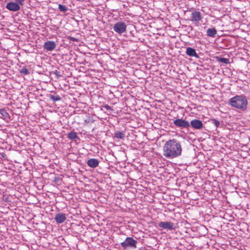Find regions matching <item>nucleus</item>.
<instances>
[{"instance_id": "nucleus-1", "label": "nucleus", "mask_w": 250, "mask_h": 250, "mask_svg": "<svg viewBox=\"0 0 250 250\" xmlns=\"http://www.w3.org/2000/svg\"><path fill=\"white\" fill-rule=\"evenodd\" d=\"M182 147L181 142L175 139L166 142L163 147V155L169 159H173L181 155Z\"/></svg>"}, {"instance_id": "nucleus-2", "label": "nucleus", "mask_w": 250, "mask_h": 250, "mask_svg": "<svg viewBox=\"0 0 250 250\" xmlns=\"http://www.w3.org/2000/svg\"><path fill=\"white\" fill-rule=\"evenodd\" d=\"M228 103L231 106L244 111L247 108L248 100L246 96L243 95H236L230 98Z\"/></svg>"}, {"instance_id": "nucleus-3", "label": "nucleus", "mask_w": 250, "mask_h": 250, "mask_svg": "<svg viewBox=\"0 0 250 250\" xmlns=\"http://www.w3.org/2000/svg\"><path fill=\"white\" fill-rule=\"evenodd\" d=\"M137 240L134 239L132 237H127L125 240L121 243V247L124 249L128 248L135 249L137 248Z\"/></svg>"}, {"instance_id": "nucleus-4", "label": "nucleus", "mask_w": 250, "mask_h": 250, "mask_svg": "<svg viewBox=\"0 0 250 250\" xmlns=\"http://www.w3.org/2000/svg\"><path fill=\"white\" fill-rule=\"evenodd\" d=\"M173 124L177 127L181 129H188L190 127L189 122L185 119H183L182 118L175 119L173 121Z\"/></svg>"}, {"instance_id": "nucleus-5", "label": "nucleus", "mask_w": 250, "mask_h": 250, "mask_svg": "<svg viewBox=\"0 0 250 250\" xmlns=\"http://www.w3.org/2000/svg\"><path fill=\"white\" fill-rule=\"evenodd\" d=\"M113 28L116 33L121 34L126 31V25L123 22L119 21L114 25Z\"/></svg>"}, {"instance_id": "nucleus-6", "label": "nucleus", "mask_w": 250, "mask_h": 250, "mask_svg": "<svg viewBox=\"0 0 250 250\" xmlns=\"http://www.w3.org/2000/svg\"><path fill=\"white\" fill-rule=\"evenodd\" d=\"M158 226L159 228L162 229H167L169 230H175L176 227L174 223L171 222H160L158 223Z\"/></svg>"}, {"instance_id": "nucleus-7", "label": "nucleus", "mask_w": 250, "mask_h": 250, "mask_svg": "<svg viewBox=\"0 0 250 250\" xmlns=\"http://www.w3.org/2000/svg\"><path fill=\"white\" fill-rule=\"evenodd\" d=\"M190 124V126H191L192 128L195 129L201 130L203 127V124L202 122L198 119L192 120Z\"/></svg>"}, {"instance_id": "nucleus-8", "label": "nucleus", "mask_w": 250, "mask_h": 250, "mask_svg": "<svg viewBox=\"0 0 250 250\" xmlns=\"http://www.w3.org/2000/svg\"><path fill=\"white\" fill-rule=\"evenodd\" d=\"M202 19V14L199 11H194L192 12L190 20L195 22H198Z\"/></svg>"}, {"instance_id": "nucleus-9", "label": "nucleus", "mask_w": 250, "mask_h": 250, "mask_svg": "<svg viewBox=\"0 0 250 250\" xmlns=\"http://www.w3.org/2000/svg\"><path fill=\"white\" fill-rule=\"evenodd\" d=\"M56 46V43L53 41H47L43 44V48L47 50L51 51L53 50Z\"/></svg>"}, {"instance_id": "nucleus-10", "label": "nucleus", "mask_w": 250, "mask_h": 250, "mask_svg": "<svg viewBox=\"0 0 250 250\" xmlns=\"http://www.w3.org/2000/svg\"><path fill=\"white\" fill-rule=\"evenodd\" d=\"M6 8L11 11H17L20 9V6L17 3L11 2L7 3Z\"/></svg>"}, {"instance_id": "nucleus-11", "label": "nucleus", "mask_w": 250, "mask_h": 250, "mask_svg": "<svg viewBox=\"0 0 250 250\" xmlns=\"http://www.w3.org/2000/svg\"><path fill=\"white\" fill-rule=\"evenodd\" d=\"M54 219L57 224H61L66 219V214L62 213H57Z\"/></svg>"}, {"instance_id": "nucleus-12", "label": "nucleus", "mask_w": 250, "mask_h": 250, "mask_svg": "<svg viewBox=\"0 0 250 250\" xmlns=\"http://www.w3.org/2000/svg\"><path fill=\"white\" fill-rule=\"evenodd\" d=\"M100 163V161L95 158H90L88 159L86 164L88 167L91 168H95L97 167Z\"/></svg>"}, {"instance_id": "nucleus-13", "label": "nucleus", "mask_w": 250, "mask_h": 250, "mask_svg": "<svg viewBox=\"0 0 250 250\" xmlns=\"http://www.w3.org/2000/svg\"><path fill=\"white\" fill-rule=\"evenodd\" d=\"M186 54L190 57H194L196 58H199V57L197 53L196 52V50L190 47H188L187 48L186 51Z\"/></svg>"}, {"instance_id": "nucleus-14", "label": "nucleus", "mask_w": 250, "mask_h": 250, "mask_svg": "<svg viewBox=\"0 0 250 250\" xmlns=\"http://www.w3.org/2000/svg\"><path fill=\"white\" fill-rule=\"evenodd\" d=\"M217 34V30L215 28H208L207 30V35L208 37L214 38Z\"/></svg>"}, {"instance_id": "nucleus-15", "label": "nucleus", "mask_w": 250, "mask_h": 250, "mask_svg": "<svg viewBox=\"0 0 250 250\" xmlns=\"http://www.w3.org/2000/svg\"><path fill=\"white\" fill-rule=\"evenodd\" d=\"M0 118H1L4 120H7L9 118V114L5 109H0Z\"/></svg>"}, {"instance_id": "nucleus-16", "label": "nucleus", "mask_w": 250, "mask_h": 250, "mask_svg": "<svg viewBox=\"0 0 250 250\" xmlns=\"http://www.w3.org/2000/svg\"><path fill=\"white\" fill-rule=\"evenodd\" d=\"M47 96L49 97L50 100H52L53 102L60 101L62 100L61 97L57 94L52 95L50 94L47 95Z\"/></svg>"}, {"instance_id": "nucleus-17", "label": "nucleus", "mask_w": 250, "mask_h": 250, "mask_svg": "<svg viewBox=\"0 0 250 250\" xmlns=\"http://www.w3.org/2000/svg\"><path fill=\"white\" fill-rule=\"evenodd\" d=\"M114 137L120 139H124L125 137V134L123 132L120 131H115Z\"/></svg>"}, {"instance_id": "nucleus-18", "label": "nucleus", "mask_w": 250, "mask_h": 250, "mask_svg": "<svg viewBox=\"0 0 250 250\" xmlns=\"http://www.w3.org/2000/svg\"><path fill=\"white\" fill-rule=\"evenodd\" d=\"M67 137L70 140H74L75 139L78 138L77 133L74 131H71L70 133H69L68 134Z\"/></svg>"}, {"instance_id": "nucleus-19", "label": "nucleus", "mask_w": 250, "mask_h": 250, "mask_svg": "<svg viewBox=\"0 0 250 250\" xmlns=\"http://www.w3.org/2000/svg\"><path fill=\"white\" fill-rule=\"evenodd\" d=\"M216 60L219 62H223V63H226V64H228V63H229V60L228 59H227V58H222V57H216Z\"/></svg>"}, {"instance_id": "nucleus-20", "label": "nucleus", "mask_w": 250, "mask_h": 250, "mask_svg": "<svg viewBox=\"0 0 250 250\" xmlns=\"http://www.w3.org/2000/svg\"><path fill=\"white\" fill-rule=\"evenodd\" d=\"M211 122L216 127H221L222 125L221 123L216 119H211Z\"/></svg>"}, {"instance_id": "nucleus-21", "label": "nucleus", "mask_w": 250, "mask_h": 250, "mask_svg": "<svg viewBox=\"0 0 250 250\" xmlns=\"http://www.w3.org/2000/svg\"><path fill=\"white\" fill-rule=\"evenodd\" d=\"M58 9L60 11L64 13L66 12L68 10L67 8L65 5H63L61 4H59Z\"/></svg>"}, {"instance_id": "nucleus-22", "label": "nucleus", "mask_w": 250, "mask_h": 250, "mask_svg": "<svg viewBox=\"0 0 250 250\" xmlns=\"http://www.w3.org/2000/svg\"><path fill=\"white\" fill-rule=\"evenodd\" d=\"M20 73L24 75H27L29 74L28 70L25 67H23L20 71Z\"/></svg>"}, {"instance_id": "nucleus-23", "label": "nucleus", "mask_w": 250, "mask_h": 250, "mask_svg": "<svg viewBox=\"0 0 250 250\" xmlns=\"http://www.w3.org/2000/svg\"><path fill=\"white\" fill-rule=\"evenodd\" d=\"M53 73L56 75L57 78H59V77H61V75L60 74V72L58 71L57 70H56Z\"/></svg>"}, {"instance_id": "nucleus-24", "label": "nucleus", "mask_w": 250, "mask_h": 250, "mask_svg": "<svg viewBox=\"0 0 250 250\" xmlns=\"http://www.w3.org/2000/svg\"><path fill=\"white\" fill-rule=\"evenodd\" d=\"M103 107L107 110H112L111 106H109L108 104H105L103 106Z\"/></svg>"}, {"instance_id": "nucleus-25", "label": "nucleus", "mask_w": 250, "mask_h": 250, "mask_svg": "<svg viewBox=\"0 0 250 250\" xmlns=\"http://www.w3.org/2000/svg\"><path fill=\"white\" fill-rule=\"evenodd\" d=\"M16 1L18 4L22 5L24 3V0H16Z\"/></svg>"}, {"instance_id": "nucleus-26", "label": "nucleus", "mask_w": 250, "mask_h": 250, "mask_svg": "<svg viewBox=\"0 0 250 250\" xmlns=\"http://www.w3.org/2000/svg\"><path fill=\"white\" fill-rule=\"evenodd\" d=\"M68 38L70 41H71L72 42H78V39H77L74 37H69Z\"/></svg>"}, {"instance_id": "nucleus-27", "label": "nucleus", "mask_w": 250, "mask_h": 250, "mask_svg": "<svg viewBox=\"0 0 250 250\" xmlns=\"http://www.w3.org/2000/svg\"><path fill=\"white\" fill-rule=\"evenodd\" d=\"M188 28L189 29H190V30H192L193 29V27H192V26H189L188 27Z\"/></svg>"}, {"instance_id": "nucleus-28", "label": "nucleus", "mask_w": 250, "mask_h": 250, "mask_svg": "<svg viewBox=\"0 0 250 250\" xmlns=\"http://www.w3.org/2000/svg\"><path fill=\"white\" fill-rule=\"evenodd\" d=\"M145 250V248H141L140 249H139V250Z\"/></svg>"}]
</instances>
